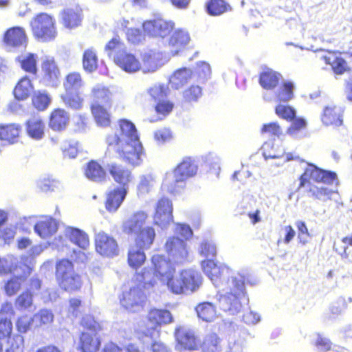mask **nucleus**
<instances>
[{
  "label": "nucleus",
  "instance_id": "nucleus-35",
  "mask_svg": "<svg viewBox=\"0 0 352 352\" xmlns=\"http://www.w3.org/2000/svg\"><path fill=\"white\" fill-rule=\"evenodd\" d=\"M45 124L39 117H34L27 122V132L33 139L41 140L44 135Z\"/></svg>",
  "mask_w": 352,
  "mask_h": 352
},
{
  "label": "nucleus",
  "instance_id": "nucleus-17",
  "mask_svg": "<svg viewBox=\"0 0 352 352\" xmlns=\"http://www.w3.org/2000/svg\"><path fill=\"white\" fill-rule=\"evenodd\" d=\"M106 168L116 182L122 185V187H128V184L132 179L131 173L128 169L115 162L108 163Z\"/></svg>",
  "mask_w": 352,
  "mask_h": 352
},
{
  "label": "nucleus",
  "instance_id": "nucleus-11",
  "mask_svg": "<svg viewBox=\"0 0 352 352\" xmlns=\"http://www.w3.org/2000/svg\"><path fill=\"white\" fill-rule=\"evenodd\" d=\"M3 42L10 50L25 48L28 39L24 29L19 26L8 29L4 34Z\"/></svg>",
  "mask_w": 352,
  "mask_h": 352
},
{
  "label": "nucleus",
  "instance_id": "nucleus-63",
  "mask_svg": "<svg viewBox=\"0 0 352 352\" xmlns=\"http://www.w3.org/2000/svg\"><path fill=\"white\" fill-rule=\"evenodd\" d=\"M296 226L298 230V241L300 244L305 245L308 243V238L310 237V233L305 222L297 221Z\"/></svg>",
  "mask_w": 352,
  "mask_h": 352
},
{
  "label": "nucleus",
  "instance_id": "nucleus-50",
  "mask_svg": "<svg viewBox=\"0 0 352 352\" xmlns=\"http://www.w3.org/2000/svg\"><path fill=\"white\" fill-rule=\"evenodd\" d=\"M51 98L45 91H37L32 96V104L40 111L45 110L50 104Z\"/></svg>",
  "mask_w": 352,
  "mask_h": 352
},
{
  "label": "nucleus",
  "instance_id": "nucleus-52",
  "mask_svg": "<svg viewBox=\"0 0 352 352\" xmlns=\"http://www.w3.org/2000/svg\"><path fill=\"white\" fill-rule=\"evenodd\" d=\"M163 283H166L168 288L174 294H180L186 293V290L184 285L183 278H182V272L178 277H169L168 280H164Z\"/></svg>",
  "mask_w": 352,
  "mask_h": 352
},
{
  "label": "nucleus",
  "instance_id": "nucleus-28",
  "mask_svg": "<svg viewBox=\"0 0 352 352\" xmlns=\"http://www.w3.org/2000/svg\"><path fill=\"white\" fill-rule=\"evenodd\" d=\"M281 75L272 69L263 71L259 75V84L267 90L275 89L279 84Z\"/></svg>",
  "mask_w": 352,
  "mask_h": 352
},
{
  "label": "nucleus",
  "instance_id": "nucleus-47",
  "mask_svg": "<svg viewBox=\"0 0 352 352\" xmlns=\"http://www.w3.org/2000/svg\"><path fill=\"white\" fill-rule=\"evenodd\" d=\"M82 65L84 69L87 72H93L98 67V57L93 49H88L85 51L82 58Z\"/></svg>",
  "mask_w": 352,
  "mask_h": 352
},
{
  "label": "nucleus",
  "instance_id": "nucleus-16",
  "mask_svg": "<svg viewBox=\"0 0 352 352\" xmlns=\"http://www.w3.org/2000/svg\"><path fill=\"white\" fill-rule=\"evenodd\" d=\"M44 72L43 80L44 83L50 87L58 85L59 80V70L53 58H47L42 64Z\"/></svg>",
  "mask_w": 352,
  "mask_h": 352
},
{
  "label": "nucleus",
  "instance_id": "nucleus-23",
  "mask_svg": "<svg viewBox=\"0 0 352 352\" xmlns=\"http://www.w3.org/2000/svg\"><path fill=\"white\" fill-rule=\"evenodd\" d=\"M190 36L187 32L177 30L174 32L169 41L170 53L175 56L188 43Z\"/></svg>",
  "mask_w": 352,
  "mask_h": 352
},
{
  "label": "nucleus",
  "instance_id": "nucleus-55",
  "mask_svg": "<svg viewBox=\"0 0 352 352\" xmlns=\"http://www.w3.org/2000/svg\"><path fill=\"white\" fill-rule=\"evenodd\" d=\"M276 114L281 119L287 122H292L296 117L295 109L289 106L283 104H278L275 107Z\"/></svg>",
  "mask_w": 352,
  "mask_h": 352
},
{
  "label": "nucleus",
  "instance_id": "nucleus-49",
  "mask_svg": "<svg viewBox=\"0 0 352 352\" xmlns=\"http://www.w3.org/2000/svg\"><path fill=\"white\" fill-rule=\"evenodd\" d=\"M63 102L71 109L78 110L82 106L83 99L80 96L79 92H65L61 96Z\"/></svg>",
  "mask_w": 352,
  "mask_h": 352
},
{
  "label": "nucleus",
  "instance_id": "nucleus-3",
  "mask_svg": "<svg viewBox=\"0 0 352 352\" xmlns=\"http://www.w3.org/2000/svg\"><path fill=\"white\" fill-rule=\"evenodd\" d=\"M313 180L316 183L326 184H338L337 174L333 171L326 170L318 168L316 165L308 163L303 173L299 177V184L298 190L309 185L307 192L311 197L322 201L331 199V196L336 192L324 186H317L310 184Z\"/></svg>",
  "mask_w": 352,
  "mask_h": 352
},
{
  "label": "nucleus",
  "instance_id": "nucleus-15",
  "mask_svg": "<svg viewBox=\"0 0 352 352\" xmlns=\"http://www.w3.org/2000/svg\"><path fill=\"white\" fill-rule=\"evenodd\" d=\"M148 218L146 213L142 211L138 212L124 221L122 228L124 232L128 234L136 235L144 228Z\"/></svg>",
  "mask_w": 352,
  "mask_h": 352
},
{
  "label": "nucleus",
  "instance_id": "nucleus-64",
  "mask_svg": "<svg viewBox=\"0 0 352 352\" xmlns=\"http://www.w3.org/2000/svg\"><path fill=\"white\" fill-rule=\"evenodd\" d=\"M32 305V296L29 292L19 295L15 301V306L19 310H25Z\"/></svg>",
  "mask_w": 352,
  "mask_h": 352
},
{
  "label": "nucleus",
  "instance_id": "nucleus-26",
  "mask_svg": "<svg viewBox=\"0 0 352 352\" xmlns=\"http://www.w3.org/2000/svg\"><path fill=\"white\" fill-rule=\"evenodd\" d=\"M69 115L64 109H55L50 116L49 126L54 131H61L67 126Z\"/></svg>",
  "mask_w": 352,
  "mask_h": 352
},
{
  "label": "nucleus",
  "instance_id": "nucleus-43",
  "mask_svg": "<svg viewBox=\"0 0 352 352\" xmlns=\"http://www.w3.org/2000/svg\"><path fill=\"white\" fill-rule=\"evenodd\" d=\"M196 311L198 317L206 322H211L216 318L215 307L210 302L199 304L196 307Z\"/></svg>",
  "mask_w": 352,
  "mask_h": 352
},
{
  "label": "nucleus",
  "instance_id": "nucleus-59",
  "mask_svg": "<svg viewBox=\"0 0 352 352\" xmlns=\"http://www.w3.org/2000/svg\"><path fill=\"white\" fill-rule=\"evenodd\" d=\"M21 67L26 72L30 73H36V60L33 54L21 56L19 58Z\"/></svg>",
  "mask_w": 352,
  "mask_h": 352
},
{
  "label": "nucleus",
  "instance_id": "nucleus-41",
  "mask_svg": "<svg viewBox=\"0 0 352 352\" xmlns=\"http://www.w3.org/2000/svg\"><path fill=\"white\" fill-rule=\"evenodd\" d=\"M144 248L135 245L131 247L128 253V263L133 268L142 265L146 259Z\"/></svg>",
  "mask_w": 352,
  "mask_h": 352
},
{
  "label": "nucleus",
  "instance_id": "nucleus-4",
  "mask_svg": "<svg viewBox=\"0 0 352 352\" xmlns=\"http://www.w3.org/2000/svg\"><path fill=\"white\" fill-rule=\"evenodd\" d=\"M130 289L122 293L120 303L123 307L131 312L139 311L143 308L146 300L144 289H148L155 284V276L151 269H142L136 272L133 278Z\"/></svg>",
  "mask_w": 352,
  "mask_h": 352
},
{
  "label": "nucleus",
  "instance_id": "nucleus-58",
  "mask_svg": "<svg viewBox=\"0 0 352 352\" xmlns=\"http://www.w3.org/2000/svg\"><path fill=\"white\" fill-rule=\"evenodd\" d=\"M143 72H154L158 68V63L155 54L152 52L145 53L143 55Z\"/></svg>",
  "mask_w": 352,
  "mask_h": 352
},
{
  "label": "nucleus",
  "instance_id": "nucleus-1",
  "mask_svg": "<svg viewBox=\"0 0 352 352\" xmlns=\"http://www.w3.org/2000/svg\"><path fill=\"white\" fill-rule=\"evenodd\" d=\"M201 266L213 285L226 292L219 296V308L232 315L239 313L242 308V274L226 266L217 265L213 259L202 261Z\"/></svg>",
  "mask_w": 352,
  "mask_h": 352
},
{
  "label": "nucleus",
  "instance_id": "nucleus-48",
  "mask_svg": "<svg viewBox=\"0 0 352 352\" xmlns=\"http://www.w3.org/2000/svg\"><path fill=\"white\" fill-rule=\"evenodd\" d=\"M294 85L289 81L283 82L276 94V97L279 102H287L294 97Z\"/></svg>",
  "mask_w": 352,
  "mask_h": 352
},
{
  "label": "nucleus",
  "instance_id": "nucleus-27",
  "mask_svg": "<svg viewBox=\"0 0 352 352\" xmlns=\"http://www.w3.org/2000/svg\"><path fill=\"white\" fill-rule=\"evenodd\" d=\"M34 229L41 238L47 239L57 231L58 226L54 219L46 217L45 219L36 223Z\"/></svg>",
  "mask_w": 352,
  "mask_h": 352
},
{
  "label": "nucleus",
  "instance_id": "nucleus-44",
  "mask_svg": "<svg viewBox=\"0 0 352 352\" xmlns=\"http://www.w3.org/2000/svg\"><path fill=\"white\" fill-rule=\"evenodd\" d=\"M32 88L30 80L28 77H23L14 88V94L15 98L21 100L26 99L30 94Z\"/></svg>",
  "mask_w": 352,
  "mask_h": 352
},
{
  "label": "nucleus",
  "instance_id": "nucleus-10",
  "mask_svg": "<svg viewBox=\"0 0 352 352\" xmlns=\"http://www.w3.org/2000/svg\"><path fill=\"white\" fill-rule=\"evenodd\" d=\"M173 205L167 198H162L156 205L153 221L162 229L166 228L173 221Z\"/></svg>",
  "mask_w": 352,
  "mask_h": 352
},
{
  "label": "nucleus",
  "instance_id": "nucleus-2",
  "mask_svg": "<svg viewBox=\"0 0 352 352\" xmlns=\"http://www.w3.org/2000/svg\"><path fill=\"white\" fill-rule=\"evenodd\" d=\"M119 134L115 133L107 137L108 146L106 157L115 152L118 158L126 162L133 166L139 165L142 161L143 148L135 125L129 121L121 120Z\"/></svg>",
  "mask_w": 352,
  "mask_h": 352
},
{
  "label": "nucleus",
  "instance_id": "nucleus-36",
  "mask_svg": "<svg viewBox=\"0 0 352 352\" xmlns=\"http://www.w3.org/2000/svg\"><path fill=\"white\" fill-rule=\"evenodd\" d=\"M84 82L79 73H69L65 78L63 86L65 92H79V90L83 87Z\"/></svg>",
  "mask_w": 352,
  "mask_h": 352
},
{
  "label": "nucleus",
  "instance_id": "nucleus-14",
  "mask_svg": "<svg viewBox=\"0 0 352 352\" xmlns=\"http://www.w3.org/2000/svg\"><path fill=\"white\" fill-rule=\"evenodd\" d=\"M322 60L331 66L335 74L342 75L349 70L346 61L337 52H328L322 56Z\"/></svg>",
  "mask_w": 352,
  "mask_h": 352
},
{
  "label": "nucleus",
  "instance_id": "nucleus-5",
  "mask_svg": "<svg viewBox=\"0 0 352 352\" xmlns=\"http://www.w3.org/2000/svg\"><path fill=\"white\" fill-rule=\"evenodd\" d=\"M105 52L113 56L114 63L127 73H135L141 69V64L134 54L127 51L124 43L113 38L105 46Z\"/></svg>",
  "mask_w": 352,
  "mask_h": 352
},
{
  "label": "nucleus",
  "instance_id": "nucleus-62",
  "mask_svg": "<svg viewBox=\"0 0 352 352\" xmlns=\"http://www.w3.org/2000/svg\"><path fill=\"white\" fill-rule=\"evenodd\" d=\"M196 74L197 76V82L201 83L206 82L210 78L211 75V69L209 64L205 62L198 63Z\"/></svg>",
  "mask_w": 352,
  "mask_h": 352
},
{
  "label": "nucleus",
  "instance_id": "nucleus-24",
  "mask_svg": "<svg viewBox=\"0 0 352 352\" xmlns=\"http://www.w3.org/2000/svg\"><path fill=\"white\" fill-rule=\"evenodd\" d=\"M321 120L324 125L333 127L340 126L343 124L340 110L336 106L326 107L323 110Z\"/></svg>",
  "mask_w": 352,
  "mask_h": 352
},
{
  "label": "nucleus",
  "instance_id": "nucleus-12",
  "mask_svg": "<svg viewBox=\"0 0 352 352\" xmlns=\"http://www.w3.org/2000/svg\"><path fill=\"white\" fill-rule=\"evenodd\" d=\"M142 26L144 32L148 35L164 38L173 30L174 23L172 21L158 18L144 22Z\"/></svg>",
  "mask_w": 352,
  "mask_h": 352
},
{
  "label": "nucleus",
  "instance_id": "nucleus-25",
  "mask_svg": "<svg viewBox=\"0 0 352 352\" xmlns=\"http://www.w3.org/2000/svg\"><path fill=\"white\" fill-rule=\"evenodd\" d=\"M182 278L186 292H193L197 289L201 284L202 278L201 274L192 269L185 270L182 272Z\"/></svg>",
  "mask_w": 352,
  "mask_h": 352
},
{
  "label": "nucleus",
  "instance_id": "nucleus-8",
  "mask_svg": "<svg viewBox=\"0 0 352 352\" xmlns=\"http://www.w3.org/2000/svg\"><path fill=\"white\" fill-rule=\"evenodd\" d=\"M165 250L170 259L176 263H183L188 261V250L186 243L177 236L168 238Z\"/></svg>",
  "mask_w": 352,
  "mask_h": 352
},
{
  "label": "nucleus",
  "instance_id": "nucleus-51",
  "mask_svg": "<svg viewBox=\"0 0 352 352\" xmlns=\"http://www.w3.org/2000/svg\"><path fill=\"white\" fill-rule=\"evenodd\" d=\"M261 134L270 138H279L282 135L283 131L280 126L277 122H272L262 125Z\"/></svg>",
  "mask_w": 352,
  "mask_h": 352
},
{
  "label": "nucleus",
  "instance_id": "nucleus-21",
  "mask_svg": "<svg viewBox=\"0 0 352 352\" xmlns=\"http://www.w3.org/2000/svg\"><path fill=\"white\" fill-rule=\"evenodd\" d=\"M175 338L182 348L194 350L197 346L193 331L186 327H180L176 329Z\"/></svg>",
  "mask_w": 352,
  "mask_h": 352
},
{
  "label": "nucleus",
  "instance_id": "nucleus-30",
  "mask_svg": "<svg viewBox=\"0 0 352 352\" xmlns=\"http://www.w3.org/2000/svg\"><path fill=\"white\" fill-rule=\"evenodd\" d=\"M100 345V342L96 336V333H82L79 345L82 352H96Z\"/></svg>",
  "mask_w": 352,
  "mask_h": 352
},
{
  "label": "nucleus",
  "instance_id": "nucleus-20",
  "mask_svg": "<svg viewBox=\"0 0 352 352\" xmlns=\"http://www.w3.org/2000/svg\"><path fill=\"white\" fill-rule=\"evenodd\" d=\"M91 106H111L112 94L108 88L102 85H96L91 91Z\"/></svg>",
  "mask_w": 352,
  "mask_h": 352
},
{
  "label": "nucleus",
  "instance_id": "nucleus-31",
  "mask_svg": "<svg viewBox=\"0 0 352 352\" xmlns=\"http://www.w3.org/2000/svg\"><path fill=\"white\" fill-rule=\"evenodd\" d=\"M149 322L154 326H161L173 322L170 312L166 309H151L148 315Z\"/></svg>",
  "mask_w": 352,
  "mask_h": 352
},
{
  "label": "nucleus",
  "instance_id": "nucleus-42",
  "mask_svg": "<svg viewBox=\"0 0 352 352\" xmlns=\"http://www.w3.org/2000/svg\"><path fill=\"white\" fill-rule=\"evenodd\" d=\"M110 107H106L105 105L91 107L92 114L98 125L101 126H107L109 125L110 115L107 108Z\"/></svg>",
  "mask_w": 352,
  "mask_h": 352
},
{
  "label": "nucleus",
  "instance_id": "nucleus-13",
  "mask_svg": "<svg viewBox=\"0 0 352 352\" xmlns=\"http://www.w3.org/2000/svg\"><path fill=\"white\" fill-rule=\"evenodd\" d=\"M170 259H167L164 255L155 254L152 257V263L156 272V276H159L163 282L164 280H168L175 273V268L173 267ZM154 276L155 273L153 272Z\"/></svg>",
  "mask_w": 352,
  "mask_h": 352
},
{
  "label": "nucleus",
  "instance_id": "nucleus-39",
  "mask_svg": "<svg viewBox=\"0 0 352 352\" xmlns=\"http://www.w3.org/2000/svg\"><path fill=\"white\" fill-rule=\"evenodd\" d=\"M333 250L342 258L352 254V234L334 242Z\"/></svg>",
  "mask_w": 352,
  "mask_h": 352
},
{
  "label": "nucleus",
  "instance_id": "nucleus-40",
  "mask_svg": "<svg viewBox=\"0 0 352 352\" xmlns=\"http://www.w3.org/2000/svg\"><path fill=\"white\" fill-rule=\"evenodd\" d=\"M62 19L65 27L74 28L78 26L81 21L80 10L78 8H67L62 14Z\"/></svg>",
  "mask_w": 352,
  "mask_h": 352
},
{
  "label": "nucleus",
  "instance_id": "nucleus-46",
  "mask_svg": "<svg viewBox=\"0 0 352 352\" xmlns=\"http://www.w3.org/2000/svg\"><path fill=\"white\" fill-rule=\"evenodd\" d=\"M206 10L208 14L218 16L228 11L230 6L223 0H210L206 5Z\"/></svg>",
  "mask_w": 352,
  "mask_h": 352
},
{
  "label": "nucleus",
  "instance_id": "nucleus-34",
  "mask_svg": "<svg viewBox=\"0 0 352 352\" xmlns=\"http://www.w3.org/2000/svg\"><path fill=\"white\" fill-rule=\"evenodd\" d=\"M85 174L87 179L95 182H101L106 177L104 170L98 163L94 161L87 164Z\"/></svg>",
  "mask_w": 352,
  "mask_h": 352
},
{
  "label": "nucleus",
  "instance_id": "nucleus-32",
  "mask_svg": "<svg viewBox=\"0 0 352 352\" xmlns=\"http://www.w3.org/2000/svg\"><path fill=\"white\" fill-rule=\"evenodd\" d=\"M25 271L23 275L11 278L6 283L4 289L6 295L8 296H14L20 289L23 279L29 276L32 271V267L29 265H24Z\"/></svg>",
  "mask_w": 352,
  "mask_h": 352
},
{
  "label": "nucleus",
  "instance_id": "nucleus-60",
  "mask_svg": "<svg viewBox=\"0 0 352 352\" xmlns=\"http://www.w3.org/2000/svg\"><path fill=\"white\" fill-rule=\"evenodd\" d=\"M12 330V323L10 320L1 318L0 320V352L3 351V342L10 336Z\"/></svg>",
  "mask_w": 352,
  "mask_h": 352
},
{
  "label": "nucleus",
  "instance_id": "nucleus-22",
  "mask_svg": "<svg viewBox=\"0 0 352 352\" xmlns=\"http://www.w3.org/2000/svg\"><path fill=\"white\" fill-rule=\"evenodd\" d=\"M65 236L69 241L78 245L82 250H87L89 246L88 235L82 230L74 228L67 227L65 230Z\"/></svg>",
  "mask_w": 352,
  "mask_h": 352
},
{
  "label": "nucleus",
  "instance_id": "nucleus-6",
  "mask_svg": "<svg viewBox=\"0 0 352 352\" xmlns=\"http://www.w3.org/2000/svg\"><path fill=\"white\" fill-rule=\"evenodd\" d=\"M197 171V166L190 157H186L177 165L173 171V176L166 175L162 187L171 194L177 193L184 186L185 181L194 176Z\"/></svg>",
  "mask_w": 352,
  "mask_h": 352
},
{
  "label": "nucleus",
  "instance_id": "nucleus-37",
  "mask_svg": "<svg viewBox=\"0 0 352 352\" xmlns=\"http://www.w3.org/2000/svg\"><path fill=\"white\" fill-rule=\"evenodd\" d=\"M59 285L65 291H74L79 289L81 286L80 276L74 271L72 274L66 275L64 277L57 278Z\"/></svg>",
  "mask_w": 352,
  "mask_h": 352
},
{
  "label": "nucleus",
  "instance_id": "nucleus-53",
  "mask_svg": "<svg viewBox=\"0 0 352 352\" xmlns=\"http://www.w3.org/2000/svg\"><path fill=\"white\" fill-rule=\"evenodd\" d=\"M182 96L186 102H197L202 96V89L199 85H191L183 91Z\"/></svg>",
  "mask_w": 352,
  "mask_h": 352
},
{
  "label": "nucleus",
  "instance_id": "nucleus-54",
  "mask_svg": "<svg viewBox=\"0 0 352 352\" xmlns=\"http://www.w3.org/2000/svg\"><path fill=\"white\" fill-rule=\"evenodd\" d=\"M148 92L150 96L157 103L161 102L164 100L169 92L168 87L164 85H154L151 87Z\"/></svg>",
  "mask_w": 352,
  "mask_h": 352
},
{
  "label": "nucleus",
  "instance_id": "nucleus-33",
  "mask_svg": "<svg viewBox=\"0 0 352 352\" xmlns=\"http://www.w3.org/2000/svg\"><path fill=\"white\" fill-rule=\"evenodd\" d=\"M155 237L154 228L150 226L145 227L136 234L135 245L144 249H148L153 244Z\"/></svg>",
  "mask_w": 352,
  "mask_h": 352
},
{
  "label": "nucleus",
  "instance_id": "nucleus-57",
  "mask_svg": "<svg viewBox=\"0 0 352 352\" xmlns=\"http://www.w3.org/2000/svg\"><path fill=\"white\" fill-rule=\"evenodd\" d=\"M219 339L217 334L210 333L206 336L203 344V352H217L219 350Z\"/></svg>",
  "mask_w": 352,
  "mask_h": 352
},
{
  "label": "nucleus",
  "instance_id": "nucleus-61",
  "mask_svg": "<svg viewBox=\"0 0 352 352\" xmlns=\"http://www.w3.org/2000/svg\"><path fill=\"white\" fill-rule=\"evenodd\" d=\"M73 271V264L67 259H63L56 263V278L72 274Z\"/></svg>",
  "mask_w": 352,
  "mask_h": 352
},
{
  "label": "nucleus",
  "instance_id": "nucleus-18",
  "mask_svg": "<svg viewBox=\"0 0 352 352\" xmlns=\"http://www.w3.org/2000/svg\"><path fill=\"white\" fill-rule=\"evenodd\" d=\"M21 127L19 124H9L0 125V147L14 144L17 142Z\"/></svg>",
  "mask_w": 352,
  "mask_h": 352
},
{
  "label": "nucleus",
  "instance_id": "nucleus-56",
  "mask_svg": "<svg viewBox=\"0 0 352 352\" xmlns=\"http://www.w3.org/2000/svg\"><path fill=\"white\" fill-rule=\"evenodd\" d=\"M199 254L208 259H212L216 256L217 247L214 243L211 240H204L199 249Z\"/></svg>",
  "mask_w": 352,
  "mask_h": 352
},
{
  "label": "nucleus",
  "instance_id": "nucleus-38",
  "mask_svg": "<svg viewBox=\"0 0 352 352\" xmlns=\"http://www.w3.org/2000/svg\"><path fill=\"white\" fill-rule=\"evenodd\" d=\"M54 318L52 310L42 309L32 316L33 325L36 328L47 327L54 321Z\"/></svg>",
  "mask_w": 352,
  "mask_h": 352
},
{
  "label": "nucleus",
  "instance_id": "nucleus-9",
  "mask_svg": "<svg viewBox=\"0 0 352 352\" xmlns=\"http://www.w3.org/2000/svg\"><path fill=\"white\" fill-rule=\"evenodd\" d=\"M96 250L100 255L113 257L119 254L118 245L116 239L103 231L96 234Z\"/></svg>",
  "mask_w": 352,
  "mask_h": 352
},
{
  "label": "nucleus",
  "instance_id": "nucleus-29",
  "mask_svg": "<svg viewBox=\"0 0 352 352\" xmlns=\"http://www.w3.org/2000/svg\"><path fill=\"white\" fill-rule=\"evenodd\" d=\"M193 74L191 69L184 67L176 70L173 75L170 77L169 82L172 88L179 89L185 84L188 83L189 80L193 78Z\"/></svg>",
  "mask_w": 352,
  "mask_h": 352
},
{
  "label": "nucleus",
  "instance_id": "nucleus-45",
  "mask_svg": "<svg viewBox=\"0 0 352 352\" xmlns=\"http://www.w3.org/2000/svg\"><path fill=\"white\" fill-rule=\"evenodd\" d=\"M7 344L5 346V352H23L24 338L20 334H14L9 336L6 340Z\"/></svg>",
  "mask_w": 352,
  "mask_h": 352
},
{
  "label": "nucleus",
  "instance_id": "nucleus-7",
  "mask_svg": "<svg viewBox=\"0 0 352 352\" xmlns=\"http://www.w3.org/2000/svg\"><path fill=\"white\" fill-rule=\"evenodd\" d=\"M55 21L46 13L36 15L30 23L34 35L43 41H48L56 36Z\"/></svg>",
  "mask_w": 352,
  "mask_h": 352
},
{
  "label": "nucleus",
  "instance_id": "nucleus-19",
  "mask_svg": "<svg viewBox=\"0 0 352 352\" xmlns=\"http://www.w3.org/2000/svg\"><path fill=\"white\" fill-rule=\"evenodd\" d=\"M128 189V187H119L107 195L105 207L109 212H114L120 208L126 197Z\"/></svg>",
  "mask_w": 352,
  "mask_h": 352
}]
</instances>
